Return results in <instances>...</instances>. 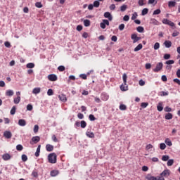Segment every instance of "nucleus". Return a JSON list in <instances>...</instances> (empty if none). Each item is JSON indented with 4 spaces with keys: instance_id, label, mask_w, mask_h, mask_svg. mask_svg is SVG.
I'll return each instance as SVG.
<instances>
[{
    "instance_id": "aec40b11",
    "label": "nucleus",
    "mask_w": 180,
    "mask_h": 180,
    "mask_svg": "<svg viewBox=\"0 0 180 180\" xmlns=\"http://www.w3.org/2000/svg\"><path fill=\"white\" fill-rule=\"evenodd\" d=\"M18 124L19 126L24 127L26 125V120L21 119L18 120Z\"/></svg>"
},
{
    "instance_id": "5fc2aeb1",
    "label": "nucleus",
    "mask_w": 180,
    "mask_h": 180,
    "mask_svg": "<svg viewBox=\"0 0 180 180\" xmlns=\"http://www.w3.org/2000/svg\"><path fill=\"white\" fill-rule=\"evenodd\" d=\"M4 46H5V47H7L8 49H11V47L12 46L9 41L4 42Z\"/></svg>"
},
{
    "instance_id": "423d86ee",
    "label": "nucleus",
    "mask_w": 180,
    "mask_h": 180,
    "mask_svg": "<svg viewBox=\"0 0 180 180\" xmlns=\"http://www.w3.org/2000/svg\"><path fill=\"white\" fill-rule=\"evenodd\" d=\"M131 39L133 40V43H137V41L141 40V37H137V34H132L131 35Z\"/></svg>"
},
{
    "instance_id": "6e6d98bb",
    "label": "nucleus",
    "mask_w": 180,
    "mask_h": 180,
    "mask_svg": "<svg viewBox=\"0 0 180 180\" xmlns=\"http://www.w3.org/2000/svg\"><path fill=\"white\" fill-rule=\"evenodd\" d=\"M162 161H168V160H169V156H168V155H163L162 157Z\"/></svg>"
},
{
    "instance_id": "bb28decb",
    "label": "nucleus",
    "mask_w": 180,
    "mask_h": 180,
    "mask_svg": "<svg viewBox=\"0 0 180 180\" xmlns=\"http://www.w3.org/2000/svg\"><path fill=\"white\" fill-rule=\"evenodd\" d=\"M157 177H155L153 176H151V174H148L146 176V179L147 180H155Z\"/></svg>"
},
{
    "instance_id": "bf43d9fd",
    "label": "nucleus",
    "mask_w": 180,
    "mask_h": 180,
    "mask_svg": "<svg viewBox=\"0 0 180 180\" xmlns=\"http://www.w3.org/2000/svg\"><path fill=\"white\" fill-rule=\"evenodd\" d=\"M139 84L140 86H144V85H146V82H144L143 79H141L139 80Z\"/></svg>"
},
{
    "instance_id": "c85d7f7f",
    "label": "nucleus",
    "mask_w": 180,
    "mask_h": 180,
    "mask_svg": "<svg viewBox=\"0 0 180 180\" xmlns=\"http://www.w3.org/2000/svg\"><path fill=\"white\" fill-rule=\"evenodd\" d=\"M165 142L167 144V146H169V147H171V146H172V142H171V140L168 138L165 139Z\"/></svg>"
},
{
    "instance_id": "4468645a",
    "label": "nucleus",
    "mask_w": 180,
    "mask_h": 180,
    "mask_svg": "<svg viewBox=\"0 0 180 180\" xmlns=\"http://www.w3.org/2000/svg\"><path fill=\"white\" fill-rule=\"evenodd\" d=\"M86 135L87 136V137H89V139H94L95 138V134H94V132L87 131L86 132Z\"/></svg>"
},
{
    "instance_id": "f704fd0d",
    "label": "nucleus",
    "mask_w": 180,
    "mask_h": 180,
    "mask_svg": "<svg viewBox=\"0 0 180 180\" xmlns=\"http://www.w3.org/2000/svg\"><path fill=\"white\" fill-rule=\"evenodd\" d=\"M136 30L139 33H143V32H144V27L139 26L136 28Z\"/></svg>"
},
{
    "instance_id": "ea45409f",
    "label": "nucleus",
    "mask_w": 180,
    "mask_h": 180,
    "mask_svg": "<svg viewBox=\"0 0 180 180\" xmlns=\"http://www.w3.org/2000/svg\"><path fill=\"white\" fill-rule=\"evenodd\" d=\"M26 67L27 68H34V63H27Z\"/></svg>"
},
{
    "instance_id": "e2e57ef3",
    "label": "nucleus",
    "mask_w": 180,
    "mask_h": 180,
    "mask_svg": "<svg viewBox=\"0 0 180 180\" xmlns=\"http://www.w3.org/2000/svg\"><path fill=\"white\" fill-rule=\"evenodd\" d=\"M160 13H161V10L157 9V10L154 11L153 15H160Z\"/></svg>"
},
{
    "instance_id": "2f4dec72",
    "label": "nucleus",
    "mask_w": 180,
    "mask_h": 180,
    "mask_svg": "<svg viewBox=\"0 0 180 180\" xmlns=\"http://www.w3.org/2000/svg\"><path fill=\"white\" fill-rule=\"evenodd\" d=\"M126 9H127V5L123 4L122 6H120L121 12H124Z\"/></svg>"
},
{
    "instance_id": "a19ab883",
    "label": "nucleus",
    "mask_w": 180,
    "mask_h": 180,
    "mask_svg": "<svg viewBox=\"0 0 180 180\" xmlns=\"http://www.w3.org/2000/svg\"><path fill=\"white\" fill-rule=\"evenodd\" d=\"M21 159H22V161H23V162H26V161H27V155L25 154L22 155Z\"/></svg>"
},
{
    "instance_id": "3c124183",
    "label": "nucleus",
    "mask_w": 180,
    "mask_h": 180,
    "mask_svg": "<svg viewBox=\"0 0 180 180\" xmlns=\"http://www.w3.org/2000/svg\"><path fill=\"white\" fill-rule=\"evenodd\" d=\"M54 92L53 91V89H49L47 91V95L49 96H51L52 95H53Z\"/></svg>"
},
{
    "instance_id": "f8f14e48",
    "label": "nucleus",
    "mask_w": 180,
    "mask_h": 180,
    "mask_svg": "<svg viewBox=\"0 0 180 180\" xmlns=\"http://www.w3.org/2000/svg\"><path fill=\"white\" fill-rule=\"evenodd\" d=\"M58 98L60 101H61V102H65L67 101V96H65V94H60L58 96Z\"/></svg>"
},
{
    "instance_id": "412c9836",
    "label": "nucleus",
    "mask_w": 180,
    "mask_h": 180,
    "mask_svg": "<svg viewBox=\"0 0 180 180\" xmlns=\"http://www.w3.org/2000/svg\"><path fill=\"white\" fill-rule=\"evenodd\" d=\"M41 145H39L37 148V150L34 153V155L35 157H39V155H40V148H41Z\"/></svg>"
},
{
    "instance_id": "69168bd1",
    "label": "nucleus",
    "mask_w": 180,
    "mask_h": 180,
    "mask_svg": "<svg viewBox=\"0 0 180 180\" xmlns=\"http://www.w3.org/2000/svg\"><path fill=\"white\" fill-rule=\"evenodd\" d=\"M172 108L168 107V106H166L165 108V112H172Z\"/></svg>"
},
{
    "instance_id": "37998d69",
    "label": "nucleus",
    "mask_w": 180,
    "mask_h": 180,
    "mask_svg": "<svg viewBox=\"0 0 180 180\" xmlns=\"http://www.w3.org/2000/svg\"><path fill=\"white\" fill-rule=\"evenodd\" d=\"M160 150H165V148H167V145H165L164 143H162L160 144Z\"/></svg>"
},
{
    "instance_id": "a18cd8bd",
    "label": "nucleus",
    "mask_w": 180,
    "mask_h": 180,
    "mask_svg": "<svg viewBox=\"0 0 180 180\" xmlns=\"http://www.w3.org/2000/svg\"><path fill=\"white\" fill-rule=\"evenodd\" d=\"M169 93L168 91H161L160 96H168Z\"/></svg>"
},
{
    "instance_id": "72a5a7b5",
    "label": "nucleus",
    "mask_w": 180,
    "mask_h": 180,
    "mask_svg": "<svg viewBox=\"0 0 180 180\" xmlns=\"http://www.w3.org/2000/svg\"><path fill=\"white\" fill-rule=\"evenodd\" d=\"M16 150L17 151H22V150H23V146H22L21 144L17 145Z\"/></svg>"
},
{
    "instance_id": "774afa93",
    "label": "nucleus",
    "mask_w": 180,
    "mask_h": 180,
    "mask_svg": "<svg viewBox=\"0 0 180 180\" xmlns=\"http://www.w3.org/2000/svg\"><path fill=\"white\" fill-rule=\"evenodd\" d=\"M145 68L146 70H150L151 68V64L150 63H146L145 65Z\"/></svg>"
},
{
    "instance_id": "864d4df0",
    "label": "nucleus",
    "mask_w": 180,
    "mask_h": 180,
    "mask_svg": "<svg viewBox=\"0 0 180 180\" xmlns=\"http://www.w3.org/2000/svg\"><path fill=\"white\" fill-rule=\"evenodd\" d=\"M27 110H29L30 112L33 110V105H32V104H28L27 105Z\"/></svg>"
},
{
    "instance_id": "393cba45",
    "label": "nucleus",
    "mask_w": 180,
    "mask_h": 180,
    "mask_svg": "<svg viewBox=\"0 0 180 180\" xmlns=\"http://www.w3.org/2000/svg\"><path fill=\"white\" fill-rule=\"evenodd\" d=\"M84 25L86 27H88L89 26H91V20H84Z\"/></svg>"
},
{
    "instance_id": "39448f33",
    "label": "nucleus",
    "mask_w": 180,
    "mask_h": 180,
    "mask_svg": "<svg viewBox=\"0 0 180 180\" xmlns=\"http://www.w3.org/2000/svg\"><path fill=\"white\" fill-rule=\"evenodd\" d=\"M169 175H171V172L169 169H165L160 174L162 178H168Z\"/></svg>"
},
{
    "instance_id": "5701e85b",
    "label": "nucleus",
    "mask_w": 180,
    "mask_h": 180,
    "mask_svg": "<svg viewBox=\"0 0 180 180\" xmlns=\"http://www.w3.org/2000/svg\"><path fill=\"white\" fill-rule=\"evenodd\" d=\"M151 25H158V21L155 18H151L150 20Z\"/></svg>"
},
{
    "instance_id": "e433bc0d",
    "label": "nucleus",
    "mask_w": 180,
    "mask_h": 180,
    "mask_svg": "<svg viewBox=\"0 0 180 180\" xmlns=\"http://www.w3.org/2000/svg\"><path fill=\"white\" fill-rule=\"evenodd\" d=\"M122 79L124 84H126L127 82V75H126V73H124V75H122Z\"/></svg>"
},
{
    "instance_id": "052dcab7",
    "label": "nucleus",
    "mask_w": 180,
    "mask_h": 180,
    "mask_svg": "<svg viewBox=\"0 0 180 180\" xmlns=\"http://www.w3.org/2000/svg\"><path fill=\"white\" fill-rule=\"evenodd\" d=\"M39 132V125L36 124L34 127V133H38Z\"/></svg>"
},
{
    "instance_id": "13d9d810",
    "label": "nucleus",
    "mask_w": 180,
    "mask_h": 180,
    "mask_svg": "<svg viewBox=\"0 0 180 180\" xmlns=\"http://www.w3.org/2000/svg\"><path fill=\"white\" fill-rule=\"evenodd\" d=\"M137 13L135 12L134 14H132L131 20H136V19H137Z\"/></svg>"
},
{
    "instance_id": "473e14b6",
    "label": "nucleus",
    "mask_w": 180,
    "mask_h": 180,
    "mask_svg": "<svg viewBox=\"0 0 180 180\" xmlns=\"http://www.w3.org/2000/svg\"><path fill=\"white\" fill-rule=\"evenodd\" d=\"M148 13V8H143L141 12L142 16H144Z\"/></svg>"
},
{
    "instance_id": "a211bd4d",
    "label": "nucleus",
    "mask_w": 180,
    "mask_h": 180,
    "mask_svg": "<svg viewBox=\"0 0 180 180\" xmlns=\"http://www.w3.org/2000/svg\"><path fill=\"white\" fill-rule=\"evenodd\" d=\"M172 117H174V116L172 115V114L171 112L167 113L165 116V119H166V120H171V119H172Z\"/></svg>"
},
{
    "instance_id": "20e7f679",
    "label": "nucleus",
    "mask_w": 180,
    "mask_h": 180,
    "mask_svg": "<svg viewBox=\"0 0 180 180\" xmlns=\"http://www.w3.org/2000/svg\"><path fill=\"white\" fill-rule=\"evenodd\" d=\"M162 22L163 25H168L169 26H171L172 27H174V26H175V23H174V22H172L167 18H164Z\"/></svg>"
},
{
    "instance_id": "cd10ccee",
    "label": "nucleus",
    "mask_w": 180,
    "mask_h": 180,
    "mask_svg": "<svg viewBox=\"0 0 180 180\" xmlns=\"http://www.w3.org/2000/svg\"><path fill=\"white\" fill-rule=\"evenodd\" d=\"M141 49H143V44H139L134 49V51H140V50H141Z\"/></svg>"
},
{
    "instance_id": "f257e3e1",
    "label": "nucleus",
    "mask_w": 180,
    "mask_h": 180,
    "mask_svg": "<svg viewBox=\"0 0 180 180\" xmlns=\"http://www.w3.org/2000/svg\"><path fill=\"white\" fill-rule=\"evenodd\" d=\"M48 161L50 164H56L57 162V154L53 153L48 155Z\"/></svg>"
},
{
    "instance_id": "4c0bfd02",
    "label": "nucleus",
    "mask_w": 180,
    "mask_h": 180,
    "mask_svg": "<svg viewBox=\"0 0 180 180\" xmlns=\"http://www.w3.org/2000/svg\"><path fill=\"white\" fill-rule=\"evenodd\" d=\"M11 115H15L16 113V106H13L10 112Z\"/></svg>"
},
{
    "instance_id": "7ed1b4c3",
    "label": "nucleus",
    "mask_w": 180,
    "mask_h": 180,
    "mask_svg": "<svg viewBox=\"0 0 180 180\" xmlns=\"http://www.w3.org/2000/svg\"><path fill=\"white\" fill-rule=\"evenodd\" d=\"M39 141H40V136H34L30 141V144H31V146H33L34 144H37Z\"/></svg>"
},
{
    "instance_id": "7c9ffc66",
    "label": "nucleus",
    "mask_w": 180,
    "mask_h": 180,
    "mask_svg": "<svg viewBox=\"0 0 180 180\" xmlns=\"http://www.w3.org/2000/svg\"><path fill=\"white\" fill-rule=\"evenodd\" d=\"M80 126L82 127V129H85L86 127V122L82 120L80 122Z\"/></svg>"
},
{
    "instance_id": "9b49d317",
    "label": "nucleus",
    "mask_w": 180,
    "mask_h": 180,
    "mask_svg": "<svg viewBox=\"0 0 180 180\" xmlns=\"http://www.w3.org/2000/svg\"><path fill=\"white\" fill-rule=\"evenodd\" d=\"M46 151H49L50 153L54 150V146L51 144H46Z\"/></svg>"
},
{
    "instance_id": "58836bf2",
    "label": "nucleus",
    "mask_w": 180,
    "mask_h": 180,
    "mask_svg": "<svg viewBox=\"0 0 180 180\" xmlns=\"http://www.w3.org/2000/svg\"><path fill=\"white\" fill-rule=\"evenodd\" d=\"M89 120H91V122H94V120H96V118L92 114L89 115Z\"/></svg>"
},
{
    "instance_id": "c9c22d12",
    "label": "nucleus",
    "mask_w": 180,
    "mask_h": 180,
    "mask_svg": "<svg viewBox=\"0 0 180 180\" xmlns=\"http://www.w3.org/2000/svg\"><path fill=\"white\" fill-rule=\"evenodd\" d=\"M174 63H175V61L174 60H169L165 62V64H167V65H171Z\"/></svg>"
},
{
    "instance_id": "6e6552de",
    "label": "nucleus",
    "mask_w": 180,
    "mask_h": 180,
    "mask_svg": "<svg viewBox=\"0 0 180 180\" xmlns=\"http://www.w3.org/2000/svg\"><path fill=\"white\" fill-rule=\"evenodd\" d=\"M4 137H5L6 139H12V132L9 131H4Z\"/></svg>"
},
{
    "instance_id": "f3484780",
    "label": "nucleus",
    "mask_w": 180,
    "mask_h": 180,
    "mask_svg": "<svg viewBox=\"0 0 180 180\" xmlns=\"http://www.w3.org/2000/svg\"><path fill=\"white\" fill-rule=\"evenodd\" d=\"M120 89H121V91H126L129 89V87L126 83L125 84L124 83L123 84H122L120 86Z\"/></svg>"
},
{
    "instance_id": "de8ad7c7",
    "label": "nucleus",
    "mask_w": 180,
    "mask_h": 180,
    "mask_svg": "<svg viewBox=\"0 0 180 180\" xmlns=\"http://www.w3.org/2000/svg\"><path fill=\"white\" fill-rule=\"evenodd\" d=\"M174 165V160L171 159L167 161V166L172 167Z\"/></svg>"
},
{
    "instance_id": "603ef678",
    "label": "nucleus",
    "mask_w": 180,
    "mask_h": 180,
    "mask_svg": "<svg viewBox=\"0 0 180 180\" xmlns=\"http://www.w3.org/2000/svg\"><path fill=\"white\" fill-rule=\"evenodd\" d=\"M154 50H158L160 49V43L156 42L153 46Z\"/></svg>"
},
{
    "instance_id": "338daca9",
    "label": "nucleus",
    "mask_w": 180,
    "mask_h": 180,
    "mask_svg": "<svg viewBox=\"0 0 180 180\" xmlns=\"http://www.w3.org/2000/svg\"><path fill=\"white\" fill-rule=\"evenodd\" d=\"M77 117H78V119H84V114L79 112L77 114Z\"/></svg>"
},
{
    "instance_id": "2eb2a0df",
    "label": "nucleus",
    "mask_w": 180,
    "mask_h": 180,
    "mask_svg": "<svg viewBox=\"0 0 180 180\" xmlns=\"http://www.w3.org/2000/svg\"><path fill=\"white\" fill-rule=\"evenodd\" d=\"M164 45L167 49H169V47L172 46V42H171L169 40H167L164 42Z\"/></svg>"
},
{
    "instance_id": "4be33fe9",
    "label": "nucleus",
    "mask_w": 180,
    "mask_h": 180,
    "mask_svg": "<svg viewBox=\"0 0 180 180\" xmlns=\"http://www.w3.org/2000/svg\"><path fill=\"white\" fill-rule=\"evenodd\" d=\"M157 109L158 110V112H162L164 107H162V103H159L158 106H157Z\"/></svg>"
},
{
    "instance_id": "9d476101",
    "label": "nucleus",
    "mask_w": 180,
    "mask_h": 180,
    "mask_svg": "<svg viewBox=\"0 0 180 180\" xmlns=\"http://www.w3.org/2000/svg\"><path fill=\"white\" fill-rule=\"evenodd\" d=\"M101 100L103 101L104 102H106L108 99H109V95L106 94H101Z\"/></svg>"
},
{
    "instance_id": "0e129e2a",
    "label": "nucleus",
    "mask_w": 180,
    "mask_h": 180,
    "mask_svg": "<svg viewBox=\"0 0 180 180\" xmlns=\"http://www.w3.org/2000/svg\"><path fill=\"white\" fill-rule=\"evenodd\" d=\"M141 108H146V107L148 106V103H141Z\"/></svg>"
},
{
    "instance_id": "f03ea898",
    "label": "nucleus",
    "mask_w": 180,
    "mask_h": 180,
    "mask_svg": "<svg viewBox=\"0 0 180 180\" xmlns=\"http://www.w3.org/2000/svg\"><path fill=\"white\" fill-rule=\"evenodd\" d=\"M162 67H164V64L162 62H160L156 65V68L153 69V72H160L161 70H162Z\"/></svg>"
},
{
    "instance_id": "ddd939ff",
    "label": "nucleus",
    "mask_w": 180,
    "mask_h": 180,
    "mask_svg": "<svg viewBox=\"0 0 180 180\" xmlns=\"http://www.w3.org/2000/svg\"><path fill=\"white\" fill-rule=\"evenodd\" d=\"M60 174V171L58 170H51L50 172L51 176H57Z\"/></svg>"
},
{
    "instance_id": "c03bdc74",
    "label": "nucleus",
    "mask_w": 180,
    "mask_h": 180,
    "mask_svg": "<svg viewBox=\"0 0 180 180\" xmlns=\"http://www.w3.org/2000/svg\"><path fill=\"white\" fill-rule=\"evenodd\" d=\"M127 109V107H126V105L124 104H121L120 105V110H126Z\"/></svg>"
},
{
    "instance_id": "8fccbe9b",
    "label": "nucleus",
    "mask_w": 180,
    "mask_h": 180,
    "mask_svg": "<svg viewBox=\"0 0 180 180\" xmlns=\"http://www.w3.org/2000/svg\"><path fill=\"white\" fill-rule=\"evenodd\" d=\"M58 71L63 72V71H65V67L60 65L58 68Z\"/></svg>"
},
{
    "instance_id": "6ab92c4d",
    "label": "nucleus",
    "mask_w": 180,
    "mask_h": 180,
    "mask_svg": "<svg viewBox=\"0 0 180 180\" xmlns=\"http://www.w3.org/2000/svg\"><path fill=\"white\" fill-rule=\"evenodd\" d=\"M2 158L4 160V161H8V160H11V155L6 153L3 155Z\"/></svg>"
},
{
    "instance_id": "680f3d73",
    "label": "nucleus",
    "mask_w": 180,
    "mask_h": 180,
    "mask_svg": "<svg viewBox=\"0 0 180 180\" xmlns=\"http://www.w3.org/2000/svg\"><path fill=\"white\" fill-rule=\"evenodd\" d=\"M35 6L37 8H43V4H41V2H37L35 4Z\"/></svg>"
},
{
    "instance_id": "09e8293b",
    "label": "nucleus",
    "mask_w": 180,
    "mask_h": 180,
    "mask_svg": "<svg viewBox=\"0 0 180 180\" xmlns=\"http://www.w3.org/2000/svg\"><path fill=\"white\" fill-rule=\"evenodd\" d=\"M163 58L165 60H169V58H171V54L169 53H166L164 55Z\"/></svg>"
},
{
    "instance_id": "b1692460",
    "label": "nucleus",
    "mask_w": 180,
    "mask_h": 180,
    "mask_svg": "<svg viewBox=\"0 0 180 180\" xmlns=\"http://www.w3.org/2000/svg\"><path fill=\"white\" fill-rule=\"evenodd\" d=\"M13 94H14V92L13 90H7L6 91V96H13Z\"/></svg>"
},
{
    "instance_id": "0eeeda50",
    "label": "nucleus",
    "mask_w": 180,
    "mask_h": 180,
    "mask_svg": "<svg viewBox=\"0 0 180 180\" xmlns=\"http://www.w3.org/2000/svg\"><path fill=\"white\" fill-rule=\"evenodd\" d=\"M48 79L49 81L55 82V81H57L58 77H57V75L54 74H51L48 75Z\"/></svg>"
},
{
    "instance_id": "79ce46f5",
    "label": "nucleus",
    "mask_w": 180,
    "mask_h": 180,
    "mask_svg": "<svg viewBox=\"0 0 180 180\" xmlns=\"http://www.w3.org/2000/svg\"><path fill=\"white\" fill-rule=\"evenodd\" d=\"M100 5H101V3H99V1H95L94 2L93 6H94V8H99Z\"/></svg>"
},
{
    "instance_id": "49530a36",
    "label": "nucleus",
    "mask_w": 180,
    "mask_h": 180,
    "mask_svg": "<svg viewBox=\"0 0 180 180\" xmlns=\"http://www.w3.org/2000/svg\"><path fill=\"white\" fill-rule=\"evenodd\" d=\"M138 4H139V6H143V5L146 4V0H139L138 1Z\"/></svg>"
},
{
    "instance_id": "4d7b16f0",
    "label": "nucleus",
    "mask_w": 180,
    "mask_h": 180,
    "mask_svg": "<svg viewBox=\"0 0 180 180\" xmlns=\"http://www.w3.org/2000/svg\"><path fill=\"white\" fill-rule=\"evenodd\" d=\"M176 36H179V32L174 30V32L172 33V37H176Z\"/></svg>"
},
{
    "instance_id": "c756f323",
    "label": "nucleus",
    "mask_w": 180,
    "mask_h": 180,
    "mask_svg": "<svg viewBox=\"0 0 180 180\" xmlns=\"http://www.w3.org/2000/svg\"><path fill=\"white\" fill-rule=\"evenodd\" d=\"M13 102L14 103H15V105H18V103L20 102V96H17L16 98H15Z\"/></svg>"
},
{
    "instance_id": "a878e982",
    "label": "nucleus",
    "mask_w": 180,
    "mask_h": 180,
    "mask_svg": "<svg viewBox=\"0 0 180 180\" xmlns=\"http://www.w3.org/2000/svg\"><path fill=\"white\" fill-rule=\"evenodd\" d=\"M175 5H176V2H175V1H171L168 2L169 8H174V6H175Z\"/></svg>"
},
{
    "instance_id": "dca6fc26",
    "label": "nucleus",
    "mask_w": 180,
    "mask_h": 180,
    "mask_svg": "<svg viewBox=\"0 0 180 180\" xmlns=\"http://www.w3.org/2000/svg\"><path fill=\"white\" fill-rule=\"evenodd\" d=\"M41 91V89H40V87H36L32 90V94L37 95V94H40Z\"/></svg>"
},
{
    "instance_id": "1a4fd4ad",
    "label": "nucleus",
    "mask_w": 180,
    "mask_h": 180,
    "mask_svg": "<svg viewBox=\"0 0 180 180\" xmlns=\"http://www.w3.org/2000/svg\"><path fill=\"white\" fill-rule=\"evenodd\" d=\"M104 18H106L110 21H111L113 19V17H112V14H110V13L109 12H105L104 13Z\"/></svg>"
}]
</instances>
